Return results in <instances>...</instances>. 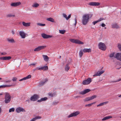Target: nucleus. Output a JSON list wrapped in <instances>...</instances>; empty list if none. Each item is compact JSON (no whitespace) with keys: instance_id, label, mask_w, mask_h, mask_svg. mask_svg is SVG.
<instances>
[{"instance_id":"nucleus-18","label":"nucleus","mask_w":121,"mask_h":121,"mask_svg":"<svg viewBox=\"0 0 121 121\" xmlns=\"http://www.w3.org/2000/svg\"><path fill=\"white\" fill-rule=\"evenodd\" d=\"M31 76L30 75H29L27 76L26 77H24L22 79H20L19 80V81H22L23 80H25L26 79H28L31 78Z\"/></svg>"},{"instance_id":"nucleus-11","label":"nucleus","mask_w":121,"mask_h":121,"mask_svg":"<svg viewBox=\"0 0 121 121\" xmlns=\"http://www.w3.org/2000/svg\"><path fill=\"white\" fill-rule=\"evenodd\" d=\"M91 91L90 89H87L84 90L83 91H81L79 92V93L80 95H83L86 93H88Z\"/></svg>"},{"instance_id":"nucleus-57","label":"nucleus","mask_w":121,"mask_h":121,"mask_svg":"<svg viewBox=\"0 0 121 121\" xmlns=\"http://www.w3.org/2000/svg\"><path fill=\"white\" fill-rule=\"evenodd\" d=\"M38 67H37L36 68H35V69H33L34 71H35V70H38Z\"/></svg>"},{"instance_id":"nucleus-50","label":"nucleus","mask_w":121,"mask_h":121,"mask_svg":"<svg viewBox=\"0 0 121 121\" xmlns=\"http://www.w3.org/2000/svg\"><path fill=\"white\" fill-rule=\"evenodd\" d=\"M48 95L50 97H52L53 96V94L51 93H49L48 94Z\"/></svg>"},{"instance_id":"nucleus-5","label":"nucleus","mask_w":121,"mask_h":121,"mask_svg":"<svg viewBox=\"0 0 121 121\" xmlns=\"http://www.w3.org/2000/svg\"><path fill=\"white\" fill-rule=\"evenodd\" d=\"M91 81V78H88L86 80L83 81L82 84L84 85H88L89 84Z\"/></svg>"},{"instance_id":"nucleus-33","label":"nucleus","mask_w":121,"mask_h":121,"mask_svg":"<svg viewBox=\"0 0 121 121\" xmlns=\"http://www.w3.org/2000/svg\"><path fill=\"white\" fill-rule=\"evenodd\" d=\"M42 70H47L48 69V67L47 66H44L42 67Z\"/></svg>"},{"instance_id":"nucleus-20","label":"nucleus","mask_w":121,"mask_h":121,"mask_svg":"<svg viewBox=\"0 0 121 121\" xmlns=\"http://www.w3.org/2000/svg\"><path fill=\"white\" fill-rule=\"evenodd\" d=\"M63 17L65 18L67 20H68L70 17L71 16V14H70L69 15L68 17H67V15L65 13H63Z\"/></svg>"},{"instance_id":"nucleus-64","label":"nucleus","mask_w":121,"mask_h":121,"mask_svg":"<svg viewBox=\"0 0 121 121\" xmlns=\"http://www.w3.org/2000/svg\"><path fill=\"white\" fill-rule=\"evenodd\" d=\"M118 97L119 98H121V95H119L118 96Z\"/></svg>"},{"instance_id":"nucleus-54","label":"nucleus","mask_w":121,"mask_h":121,"mask_svg":"<svg viewBox=\"0 0 121 121\" xmlns=\"http://www.w3.org/2000/svg\"><path fill=\"white\" fill-rule=\"evenodd\" d=\"M75 24H74V25H75V26L76 25V23H77V19H76V17L75 18Z\"/></svg>"},{"instance_id":"nucleus-26","label":"nucleus","mask_w":121,"mask_h":121,"mask_svg":"<svg viewBox=\"0 0 121 121\" xmlns=\"http://www.w3.org/2000/svg\"><path fill=\"white\" fill-rule=\"evenodd\" d=\"M83 51L84 53L89 52L91 51V50L90 48H84L83 49Z\"/></svg>"},{"instance_id":"nucleus-45","label":"nucleus","mask_w":121,"mask_h":121,"mask_svg":"<svg viewBox=\"0 0 121 121\" xmlns=\"http://www.w3.org/2000/svg\"><path fill=\"white\" fill-rule=\"evenodd\" d=\"M104 105V103H100L98 105H97V106L99 107V106H101Z\"/></svg>"},{"instance_id":"nucleus-47","label":"nucleus","mask_w":121,"mask_h":121,"mask_svg":"<svg viewBox=\"0 0 121 121\" xmlns=\"http://www.w3.org/2000/svg\"><path fill=\"white\" fill-rule=\"evenodd\" d=\"M118 47L119 49L121 51V44H118Z\"/></svg>"},{"instance_id":"nucleus-36","label":"nucleus","mask_w":121,"mask_h":121,"mask_svg":"<svg viewBox=\"0 0 121 121\" xmlns=\"http://www.w3.org/2000/svg\"><path fill=\"white\" fill-rule=\"evenodd\" d=\"M83 51L82 50H81L79 52V56L80 57H81L83 55Z\"/></svg>"},{"instance_id":"nucleus-16","label":"nucleus","mask_w":121,"mask_h":121,"mask_svg":"<svg viewBox=\"0 0 121 121\" xmlns=\"http://www.w3.org/2000/svg\"><path fill=\"white\" fill-rule=\"evenodd\" d=\"M11 58L10 56H3L0 57V60H9Z\"/></svg>"},{"instance_id":"nucleus-1","label":"nucleus","mask_w":121,"mask_h":121,"mask_svg":"<svg viewBox=\"0 0 121 121\" xmlns=\"http://www.w3.org/2000/svg\"><path fill=\"white\" fill-rule=\"evenodd\" d=\"M92 15L90 14L84 15L82 17V23L83 25H86L88 22L89 17H92Z\"/></svg>"},{"instance_id":"nucleus-10","label":"nucleus","mask_w":121,"mask_h":121,"mask_svg":"<svg viewBox=\"0 0 121 121\" xmlns=\"http://www.w3.org/2000/svg\"><path fill=\"white\" fill-rule=\"evenodd\" d=\"M16 111L17 113H19L21 112H25V110L23 108L19 107L17 108L16 109Z\"/></svg>"},{"instance_id":"nucleus-27","label":"nucleus","mask_w":121,"mask_h":121,"mask_svg":"<svg viewBox=\"0 0 121 121\" xmlns=\"http://www.w3.org/2000/svg\"><path fill=\"white\" fill-rule=\"evenodd\" d=\"M112 117L111 116H108L106 117L103 118L102 119V121H105L106 120L110 118H111Z\"/></svg>"},{"instance_id":"nucleus-55","label":"nucleus","mask_w":121,"mask_h":121,"mask_svg":"<svg viewBox=\"0 0 121 121\" xmlns=\"http://www.w3.org/2000/svg\"><path fill=\"white\" fill-rule=\"evenodd\" d=\"M101 26L103 27H104L106 26V25L102 23V24Z\"/></svg>"},{"instance_id":"nucleus-43","label":"nucleus","mask_w":121,"mask_h":121,"mask_svg":"<svg viewBox=\"0 0 121 121\" xmlns=\"http://www.w3.org/2000/svg\"><path fill=\"white\" fill-rule=\"evenodd\" d=\"M97 97L96 95H93L91 96V100L94 99V98H96Z\"/></svg>"},{"instance_id":"nucleus-28","label":"nucleus","mask_w":121,"mask_h":121,"mask_svg":"<svg viewBox=\"0 0 121 121\" xmlns=\"http://www.w3.org/2000/svg\"><path fill=\"white\" fill-rule=\"evenodd\" d=\"M7 40L9 42L11 43H14V39H13L8 38Z\"/></svg>"},{"instance_id":"nucleus-21","label":"nucleus","mask_w":121,"mask_h":121,"mask_svg":"<svg viewBox=\"0 0 121 121\" xmlns=\"http://www.w3.org/2000/svg\"><path fill=\"white\" fill-rule=\"evenodd\" d=\"M48 80L47 78H45L44 81H41L40 83V84L41 85H44L47 81Z\"/></svg>"},{"instance_id":"nucleus-32","label":"nucleus","mask_w":121,"mask_h":121,"mask_svg":"<svg viewBox=\"0 0 121 121\" xmlns=\"http://www.w3.org/2000/svg\"><path fill=\"white\" fill-rule=\"evenodd\" d=\"M104 70H102L100 71H98L97 72L99 76H100L101 74L104 72Z\"/></svg>"},{"instance_id":"nucleus-30","label":"nucleus","mask_w":121,"mask_h":121,"mask_svg":"<svg viewBox=\"0 0 121 121\" xmlns=\"http://www.w3.org/2000/svg\"><path fill=\"white\" fill-rule=\"evenodd\" d=\"M69 69V65L68 64H67L66 65L65 68V70L66 71H68Z\"/></svg>"},{"instance_id":"nucleus-34","label":"nucleus","mask_w":121,"mask_h":121,"mask_svg":"<svg viewBox=\"0 0 121 121\" xmlns=\"http://www.w3.org/2000/svg\"><path fill=\"white\" fill-rule=\"evenodd\" d=\"M90 97H87L86 98L84 99V101L85 102L87 101L91 100Z\"/></svg>"},{"instance_id":"nucleus-12","label":"nucleus","mask_w":121,"mask_h":121,"mask_svg":"<svg viewBox=\"0 0 121 121\" xmlns=\"http://www.w3.org/2000/svg\"><path fill=\"white\" fill-rule=\"evenodd\" d=\"M117 60L121 61V53H118L114 57Z\"/></svg>"},{"instance_id":"nucleus-52","label":"nucleus","mask_w":121,"mask_h":121,"mask_svg":"<svg viewBox=\"0 0 121 121\" xmlns=\"http://www.w3.org/2000/svg\"><path fill=\"white\" fill-rule=\"evenodd\" d=\"M38 69L39 70H42V67H38Z\"/></svg>"},{"instance_id":"nucleus-29","label":"nucleus","mask_w":121,"mask_h":121,"mask_svg":"<svg viewBox=\"0 0 121 121\" xmlns=\"http://www.w3.org/2000/svg\"><path fill=\"white\" fill-rule=\"evenodd\" d=\"M39 6V4L37 3H34L32 5V6L33 8L37 7Z\"/></svg>"},{"instance_id":"nucleus-31","label":"nucleus","mask_w":121,"mask_h":121,"mask_svg":"<svg viewBox=\"0 0 121 121\" xmlns=\"http://www.w3.org/2000/svg\"><path fill=\"white\" fill-rule=\"evenodd\" d=\"M11 86V85H3L0 86V88H5L8 87H10Z\"/></svg>"},{"instance_id":"nucleus-14","label":"nucleus","mask_w":121,"mask_h":121,"mask_svg":"<svg viewBox=\"0 0 121 121\" xmlns=\"http://www.w3.org/2000/svg\"><path fill=\"white\" fill-rule=\"evenodd\" d=\"M21 4V3L20 2L13 3H11V5L13 7H17Z\"/></svg>"},{"instance_id":"nucleus-58","label":"nucleus","mask_w":121,"mask_h":121,"mask_svg":"<svg viewBox=\"0 0 121 121\" xmlns=\"http://www.w3.org/2000/svg\"><path fill=\"white\" fill-rule=\"evenodd\" d=\"M12 34L14 35L15 34V32L13 30H12Z\"/></svg>"},{"instance_id":"nucleus-22","label":"nucleus","mask_w":121,"mask_h":121,"mask_svg":"<svg viewBox=\"0 0 121 121\" xmlns=\"http://www.w3.org/2000/svg\"><path fill=\"white\" fill-rule=\"evenodd\" d=\"M30 23H26L24 22H22V25L25 27H28L30 25Z\"/></svg>"},{"instance_id":"nucleus-63","label":"nucleus","mask_w":121,"mask_h":121,"mask_svg":"<svg viewBox=\"0 0 121 121\" xmlns=\"http://www.w3.org/2000/svg\"><path fill=\"white\" fill-rule=\"evenodd\" d=\"M57 103H56V102H54L53 103V104H54V105H55L56 104H57Z\"/></svg>"},{"instance_id":"nucleus-35","label":"nucleus","mask_w":121,"mask_h":121,"mask_svg":"<svg viewBox=\"0 0 121 121\" xmlns=\"http://www.w3.org/2000/svg\"><path fill=\"white\" fill-rule=\"evenodd\" d=\"M115 53L114 52L111 53L110 54L109 56L110 58H112L114 57Z\"/></svg>"},{"instance_id":"nucleus-59","label":"nucleus","mask_w":121,"mask_h":121,"mask_svg":"<svg viewBox=\"0 0 121 121\" xmlns=\"http://www.w3.org/2000/svg\"><path fill=\"white\" fill-rule=\"evenodd\" d=\"M6 54V53H1V55H5Z\"/></svg>"},{"instance_id":"nucleus-56","label":"nucleus","mask_w":121,"mask_h":121,"mask_svg":"<svg viewBox=\"0 0 121 121\" xmlns=\"http://www.w3.org/2000/svg\"><path fill=\"white\" fill-rule=\"evenodd\" d=\"M36 63H34L31 64L30 65H35Z\"/></svg>"},{"instance_id":"nucleus-51","label":"nucleus","mask_w":121,"mask_h":121,"mask_svg":"<svg viewBox=\"0 0 121 121\" xmlns=\"http://www.w3.org/2000/svg\"><path fill=\"white\" fill-rule=\"evenodd\" d=\"M4 82L6 83L9 82H10V81L9 80H8L6 81H4Z\"/></svg>"},{"instance_id":"nucleus-61","label":"nucleus","mask_w":121,"mask_h":121,"mask_svg":"<svg viewBox=\"0 0 121 121\" xmlns=\"http://www.w3.org/2000/svg\"><path fill=\"white\" fill-rule=\"evenodd\" d=\"M107 103V102H103V103H104V105L105 104H106Z\"/></svg>"},{"instance_id":"nucleus-46","label":"nucleus","mask_w":121,"mask_h":121,"mask_svg":"<svg viewBox=\"0 0 121 121\" xmlns=\"http://www.w3.org/2000/svg\"><path fill=\"white\" fill-rule=\"evenodd\" d=\"M17 79V78L15 77H13L12 79V80L13 81H16Z\"/></svg>"},{"instance_id":"nucleus-41","label":"nucleus","mask_w":121,"mask_h":121,"mask_svg":"<svg viewBox=\"0 0 121 121\" xmlns=\"http://www.w3.org/2000/svg\"><path fill=\"white\" fill-rule=\"evenodd\" d=\"M95 102H94L93 103H92L91 104H86L85 105V107L89 106L90 107L91 106V105L93 104H95Z\"/></svg>"},{"instance_id":"nucleus-15","label":"nucleus","mask_w":121,"mask_h":121,"mask_svg":"<svg viewBox=\"0 0 121 121\" xmlns=\"http://www.w3.org/2000/svg\"><path fill=\"white\" fill-rule=\"evenodd\" d=\"M20 35L22 38L24 39L25 37V34L24 32L22 31H20L19 32Z\"/></svg>"},{"instance_id":"nucleus-8","label":"nucleus","mask_w":121,"mask_h":121,"mask_svg":"<svg viewBox=\"0 0 121 121\" xmlns=\"http://www.w3.org/2000/svg\"><path fill=\"white\" fill-rule=\"evenodd\" d=\"M46 46H40L35 48L34 50V51H38L39 50L44 49L46 47Z\"/></svg>"},{"instance_id":"nucleus-60","label":"nucleus","mask_w":121,"mask_h":121,"mask_svg":"<svg viewBox=\"0 0 121 121\" xmlns=\"http://www.w3.org/2000/svg\"><path fill=\"white\" fill-rule=\"evenodd\" d=\"M26 101L28 102V103H29L30 102V99H27L26 100Z\"/></svg>"},{"instance_id":"nucleus-23","label":"nucleus","mask_w":121,"mask_h":121,"mask_svg":"<svg viewBox=\"0 0 121 121\" xmlns=\"http://www.w3.org/2000/svg\"><path fill=\"white\" fill-rule=\"evenodd\" d=\"M47 99V97H44L41 98L40 99L38 100L37 102H40L43 101H45Z\"/></svg>"},{"instance_id":"nucleus-25","label":"nucleus","mask_w":121,"mask_h":121,"mask_svg":"<svg viewBox=\"0 0 121 121\" xmlns=\"http://www.w3.org/2000/svg\"><path fill=\"white\" fill-rule=\"evenodd\" d=\"M47 21H50L53 23H55L54 20L51 17H49L47 18L46 19Z\"/></svg>"},{"instance_id":"nucleus-3","label":"nucleus","mask_w":121,"mask_h":121,"mask_svg":"<svg viewBox=\"0 0 121 121\" xmlns=\"http://www.w3.org/2000/svg\"><path fill=\"white\" fill-rule=\"evenodd\" d=\"M98 47L99 49L103 51L105 50L106 49L105 45L102 42H100L99 43Z\"/></svg>"},{"instance_id":"nucleus-2","label":"nucleus","mask_w":121,"mask_h":121,"mask_svg":"<svg viewBox=\"0 0 121 121\" xmlns=\"http://www.w3.org/2000/svg\"><path fill=\"white\" fill-rule=\"evenodd\" d=\"M4 94L5 95L4 102L6 104H8L9 103L11 100V97L9 93L5 92Z\"/></svg>"},{"instance_id":"nucleus-48","label":"nucleus","mask_w":121,"mask_h":121,"mask_svg":"<svg viewBox=\"0 0 121 121\" xmlns=\"http://www.w3.org/2000/svg\"><path fill=\"white\" fill-rule=\"evenodd\" d=\"M98 22L97 20L93 22L92 23L94 25H95Z\"/></svg>"},{"instance_id":"nucleus-38","label":"nucleus","mask_w":121,"mask_h":121,"mask_svg":"<svg viewBox=\"0 0 121 121\" xmlns=\"http://www.w3.org/2000/svg\"><path fill=\"white\" fill-rule=\"evenodd\" d=\"M121 81V78H120L119 79L117 80L116 81H112L110 82H119Z\"/></svg>"},{"instance_id":"nucleus-49","label":"nucleus","mask_w":121,"mask_h":121,"mask_svg":"<svg viewBox=\"0 0 121 121\" xmlns=\"http://www.w3.org/2000/svg\"><path fill=\"white\" fill-rule=\"evenodd\" d=\"M103 20V19L102 18H100L98 20H97L98 22H100L101 21Z\"/></svg>"},{"instance_id":"nucleus-40","label":"nucleus","mask_w":121,"mask_h":121,"mask_svg":"<svg viewBox=\"0 0 121 121\" xmlns=\"http://www.w3.org/2000/svg\"><path fill=\"white\" fill-rule=\"evenodd\" d=\"M37 24L38 26H44L45 25V24H42L39 23H37Z\"/></svg>"},{"instance_id":"nucleus-13","label":"nucleus","mask_w":121,"mask_h":121,"mask_svg":"<svg viewBox=\"0 0 121 121\" xmlns=\"http://www.w3.org/2000/svg\"><path fill=\"white\" fill-rule=\"evenodd\" d=\"M42 36L44 39H48L52 37V36L47 35L44 33H42L41 34Z\"/></svg>"},{"instance_id":"nucleus-17","label":"nucleus","mask_w":121,"mask_h":121,"mask_svg":"<svg viewBox=\"0 0 121 121\" xmlns=\"http://www.w3.org/2000/svg\"><path fill=\"white\" fill-rule=\"evenodd\" d=\"M112 28L116 29L119 28V27L118 25L116 23L113 24L112 25Z\"/></svg>"},{"instance_id":"nucleus-7","label":"nucleus","mask_w":121,"mask_h":121,"mask_svg":"<svg viewBox=\"0 0 121 121\" xmlns=\"http://www.w3.org/2000/svg\"><path fill=\"white\" fill-rule=\"evenodd\" d=\"M80 113V112L79 111H76L70 114L68 116V118H70L73 117H75L78 114H79Z\"/></svg>"},{"instance_id":"nucleus-6","label":"nucleus","mask_w":121,"mask_h":121,"mask_svg":"<svg viewBox=\"0 0 121 121\" xmlns=\"http://www.w3.org/2000/svg\"><path fill=\"white\" fill-rule=\"evenodd\" d=\"M39 95L37 94H34L30 98V100L33 101H35L36 100L39 98Z\"/></svg>"},{"instance_id":"nucleus-44","label":"nucleus","mask_w":121,"mask_h":121,"mask_svg":"<svg viewBox=\"0 0 121 121\" xmlns=\"http://www.w3.org/2000/svg\"><path fill=\"white\" fill-rule=\"evenodd\" d=\"M7 17H14L15 16L14 15H13L11 14H9L7 15Z\"/></svg>"},{"instance_id":"nucleus-9","label":"nucleus","mask_w":121,"mask_h":121,"mask_svg":"<svg viewBox=\"0 0 121 121\" xmlns=\"http://www.w3.org/2000/svg\"><path fill=\"white\" fill-rule=\"evenodd\" d=\"M100 3L98 2H92L89 3V5L92 6H98L100 5Z\"/></svg>"},{"instance_id":"nucleus-42","label":"nucleus","mask_w":121,"mask_h":121,"mask_svg":"<svg viewBox=\"0 0 121 121\" xmlns=\"http://www.w3.org/2000/svg\"><path fill=\"white\" fill-rule=\"evenodd\" d=\"M97 97L96 95H93L91 96V100L94 99V98H96Z\"/></svg>"},{"instance_id":"nucleus-37","label":"nucleus","mask_w":121,"mask_h":121,"mask_svg":"<svg viewBox=\"0 0 121 121\" xmlns=\"http://www.w3.org/2000/svg\"><path fill=\"white\" fill-rule=\"evenodd\" d=\"M59 31L60 33L62 34H64L65 32V31L64 30H59Z\"/></svg>"},{"instance_id":"nucleus-19","label":"nucleus","mask_w":121,"mask_h":121,"mask_svg":"<svg viewBox=\"0 0 121 121\" xmlns=\"http://www.w3.org/2000/svg\"><path fill=\"white\" fill-rule=\"evenodd\" d=\"M41 118V117L40 116H37L35 117V118H33L32 119H31L30 121H35L36 120L40 119Z\"/></svg>"},{"instance_id":"nucleus-53","label":"nucleus","mask_w":121,"mask_h":121,"mask_svg":"<svg viewBox=\"0 0 121 121\" xmlns=\"http://www.w3.org/2000/svg\"><path fill=\"white\" fill-rule=\"evenodd\" d=\"M98 76H99V75H98V74L97 72L94 75H93V76H94V77Z\"/></svg>"},{"instance_id":"nucleus-4","label":"nucleus","mask_w":121,"mask_h":121,"mask_svg":"<svg viewBox=\"0 0 121 121\" xmlns=\"http://www.w3.org/2000/svg\"><path fill=\"white\" fill-rule=\"evenodd\" d=\"M69 40L72 43L79 44H83L84 43L83 42L80 41L78 39H69Z\"/></svg>"},{"instance_id":"nucleus-24","label":"nucleus","mask_w":121,"mask_h":121,"mask_svg":"<svg viewBox=\"0 0 121 121\" xmlns=\"http://www.w3.org/2000/svg\"><path fill=\"white\" fill-rule=\"evenodd\" d=\"M43 58L44 60L46 62L48 61L49 59V57L47 55H43Z\"/></svg>"},{"instance_id":"nucleus-62","label":"nucleus","mask_w":121,"mask_h":121,"mask_svg":"<svg viewBox=\"0 0 121 121\" xmlns=\"http://www.w3.org/2000/svg\"><path fill=\"white\" fill-rule=\"evenodd\" d=\"M1 108L0 107V114L1 113Z\"/></svg>"},{"instance_id":"nucleus-39","label":"nucleus","mask_w":121,"mask_h":121,"mask_svg":"<svg viewBox=\"0 0 121 121\" xmlns=\"http://www.w3.org/2000/svg\"><path fill=\"white\" fill-rule=\"evenodd\" d=\"M15 110L14 108H10L9 110V112H13Z\"/></svg>"}]
</instances>
